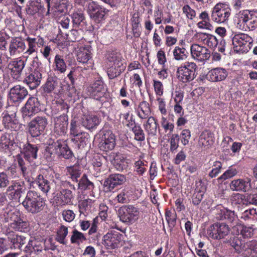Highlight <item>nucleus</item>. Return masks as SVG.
Here are the masks:
<instances>
[{"instance_id": "f257e3e1", "label": "nucleus", "mask_w": 257, "mask_h": 257, "mask_svg": "<svg viewBox=\"0 0 257 257\" xmlns=\"http://www.w3.org/2000/svg\"><path fill=\"white\" fill-rule=\"evenodd\" d=\"M16 112L12 109V107L7 108V113L3 117V123L6 128L9 132L1 137V145L5 150H8L13 154L16 149Z\"/></svg>"}, {"instance_id": "f03ea898", "label": "nucleus", "mask_w": 257, "mask_h": 257, "mask_svg": "<svg viewBox=\"0 0 257 257\" xmlns=\"http://www.w3.org/2000/svg\"><path fill=\"white\" fill-rule=\"evenodd\" d=\"M236 27L242 31H253L257 28V13L243 10L237 13L234 19Z\"/></svg>"}, {"instance_id": "7ed1b4c3", "label": "nucleus", "mask_w": 257, "mask_h": 257, "mask_svg": "<svg viewBox=\"0 0 257 257\" xmlns=\"http://www.w3.org/2000/svg\"><path fill=\"white\" fill-rule=\"evenodd\" d=\"M107 60V73L109 79H112L119 76L125 69L126 64L119 53L108 52L106 55Z\"/></svg>"}, {"instance_id": "20e7f679", "label": "nucleus", "mask_w": 257, "mask_h": 257, "mask_svg": "<svg viewBox=\"0 0 257 257\" xmlns=\"http://www.w3.org/2000/svg\"><path fill=\"white\" fill-rule=\"evenodd\" d=\"M22 204L27 211L35 214L43 210L45 202L39 193L35 191H29Z\"/></svg>"}, {"instance_id": "39448f33", "label": "nucleus", "mask_w": 257, "mask_h": 257, "mask_svg": "<svg viewBox=\"0 0 257 257\" xmlns=\"http://www.w3.org/2000/svg\"><path fill=\"white\" fill-rule=\"evenodd\" d=\"M25 65L24 60H17V81H25L31 89H34L40 84L42 74L38 70H35L28 76L25 77L22 73Z\"/></svg>"}, {"instance_id": "423d86ee", "label": "nucleus", "mask_w": 257, "mask_h": 257, "mask_svg": "<svg viewBox=\"0 0 257 257\" xmlns=\"http://www.w3.org/2000/svg\"><path fill=\"white\" fill-rule=\"evenodd\" d=\"M69 184L68 182H60L56 185L54 195L55 201L58 206H63L70 204L73 199L72 192L66 187Z\"/></svg>"}, {"instance_id": "0eeeda50", "label": "nucleus", "mask_w": 257, "mask_h": 257, "mask_svg": "<svg viewBox=\"0 0 257 257\" xmlns=\"http://www.w3.org/2000/svg\"><path fill=\"white\" fill-rule=\"evenodd\" d=\"M23 149H22L21 143H20L19 148L21 155H17V161L20 167L22 174L23 177H25L26 175L27 174V169L25 166V162L21 157L23 156L28 161H29L31 159H36L38 149L35 145H32L29 144L26 145H23Z\"/></svg>"}, {"instance_id": "6e6552de", "label": "nucleus", "mask_w": 257, "mask_h": 257, "mask_svg": "<svg viewBox=\"0 0 257 257\" xmlns=\"http://www.w3.org/2000/svg\"><path fill=\"white\" fill-rule=\"evenodd\" d=\"M252 39L248 34L243 33L232 35V44L234 51L239 53L247 52L250 49Z\"/></svg>"}, {"instance_id": "1a4fd4ad", "label": "nucleus", "mask_w": 257, "mask_h": 257, "mask_svg": "<svg viewBox=\"0 0 257 257\" xmlns=\"http://www.w3.org/2000/svg\"><path fill=\"white\" fill-rule=\"evenodd\" d=\"M231 15L229 7L223 3H218L211 10V20L218 24L226 23Z\"/></svg>"}, {"instance_id": "9d476101", "label": "nucleus", "mask_w": 257, "mask_h": 257, "mask_svg": "<svg viewBox=\"0 0 257 257\" xmlns=\"http://www.w3.org/2000/svg\"><path fill=\"white\" fill-rule=\"evenodd\" d=\"M120 220L128 224L135 223L139 218V209L132 205H123L118 210Z\"/></svg>"}, {"instance_id": "9b49d317", "label": "nucleus", "mask_w": 257, "mask_h": 257, "mask_svg": "<svg viewBox=\"0 0 257 257\" xmlns=\"http://www.w3.org/2000/svg\"><path fill=\"white\" fill-rule=\"evenodd\" d=\"M197 68L195 63L186 62L177 69V76L178 79L183 83L191 81L196 77Z\"/></svg>"}, {"instance_id": "f8f14e48", "label": "nucleus", "mask_w": 257, "mask_h": 257, "mask_svg": "<svg viewBox=\"0 0 257 257\" xmlns=\"http://www.w3.org/2000/svg\"><path fill=\"white\" fill-rule=\"evenodd\" d=\"M123 236L118 231L111 230L103 237V244L107 249H114L122 245Z\"/></svg>"}, {"instance_id": "ddd939ff", "label": "nucleus", "mask_w": 257, "mask_h": 257, "mask_svg": "<svg viewBox=\"0 0 257 257\" xmlns=\"http://www.w3.org/2000/svg\"><path fill=\"white\" fill-rule=\"evenodd\" d=\"M87 91L90 97L101 102L105 101L106 89L102 81L100 80L95 81L87 88Z\"/></svg>"}, {"instance_id": "4468645a", "label": "nucleus", "mask_w": 257, "mask_h": 257, "mask_svg": "<svg viewBox=\"0 0 257 257\" xmlns=\"http://www.w3.org/2000/svg\"><path fill=\"white\" fill-rule=\"evenodd\" d=\"M41 110V105L38 98L30 97L25 105L22 108L21 113L25 120H28L34 114L39 112Z\"/></svg>"}, {"instance_id": "2eb2a0df", "label": "nucleus", "mask_w": 257, "mask_h": 257, "mask_svg": "<svg viewBox=\"0 0 257 257\" xmlns=\"http://www.w3.org/2000/svg\"><path fill=\"white\" fill-rule=\"evenodd\" d=\"M230 231L228 225L224 223H216L211 225L207 230L210 237L214 239H221L227 235Z\"/></svg>"}, {"instance_id": "dca6fc26", "label": "nucleus", "mask_w": 257, "mask_h": 257, "mask_svg": "<svg viewBox=\"0 0 257 257\" xmlns=\"http://www.w3.org/2000/svg\"><path fill=\"white\" fill-rule=\"evenodd\" d=\"M190 53L194 60L204 62L209 60L210 53L205 47L197 44H193L190 47Z\"/></svg>"}, {"instance_id": "f3484780", "label": "nucleus", "mask_w": 257, "mask_h": 257, "mask_svg": "<svg viewBox=\"0 0 257 257\" xmlns=\"http://www.w3.org/2000/svg\"><path fill=\"white\" fill-rule=\"evenodd\" d=\"M48 124L45 117L37 116L29 123V132L33 137L40 135L44 131Z\"/></svg>"}, {"instance_id": "a211bd4d", "label": "nucleus", "mask_w": 257, "mask_h": 257, "mask_svg": "<svg viewBox=\"0 0 257 257\" xmlns=\"http://www.w3.org/2000/svg\"><path fill=\"white\" fill-rule=\"evenodd\" d=\"M47 172L46 170H42L32 182L33 185L46 195L51 189V182L48 179Z\"/></svg>"}, {"instance_id": "6ab92c4d", "label": "nucleus", "mask_w": 257, "mask_h": 257, "mask_svg": "<svg viewBox=\"0 0 257 257\" xmlns=\"http://www.w3.org/2000/svg\"><path fill=\"white\" fill-rule=\"evenodd\" d=\"M126 176L119 173H115L110 175L104 182V186L109 191L113 190L124 184L126 182Z\"/></svg>"}, {"instance_id": "aec40b11", "label": "nucleus", "mask_w": 257, "mask_h": 257, "mask_svg": "<svg viewBox=\"0 0 257 257\" xmlns=\"http://www.w3.org/2000/svg\"><path fill=\"white\" fill-rule=\"evenodd\" d=\"M115 146V136L110 131H104L99 142L100 149L104 151H109Z\"/></svg>"}, {"instance_id": "412c9836", "label": "nucleus", "mask_w": 257, "mask_h": 257, "mask_svg": "<svg viewBox=\"0 0 257 257\" xmlns=\"http://www.w3.org/2000/svg\"><path fill=\"white\" fill-rule=\"evenodd\" d=\"M54 132L57 136L65 135L67 131L68 117L67 114H62L54 118Z\"/></svg>"}, {"instance_id": "4be33fe9", "label": "nucleus", "mask_w": 257, "mask_h": 257, "mask_svg": "<svg viewBox=\"0 0 257 257\" xmlns=\"http://www.w3.org/2000/svg\"><path fill=\"white\" fill-rule=\"evenodd\" d=\"M196 38L198 42L208 47L210 49H214L218 44L217 38L211 34L203 33H198Z\"/></svg>"}, {"instance_id": "5701e85b", "label": "nucleus", "mask_w": 257, "mask_h": 257, "mask_svg": "<svg viewBox=\"0 0 257 257\" xmlns=\"http://www.w3.org/2000/svg\"><path fill=\"white\" fill-rule=\"evenodd\" d=\"M251 181V179L248 177L234 179L229 184L230 189L233 191L245 192L250 186Z\"/></svg>"}, {"instance_id": "b1692460", "label": "nucleus", "mask_w": 257, "mask_h": 257, "mask_svg": "<svg viewBox=\"0 0 257 257\" xmlns=\"http://www.w3.org/2000/svg\"><path fill=\"white\" fill-rule=\"evenodd\" d=\"M216 217L219 220H225L232 222L237 218L234 211L229 210L222 206H218L216 208Z\"/></svg>"}, {"instance_id": "393cba45", "label": "nucleus", "mask_w": 257, "mask_h": 257, "mask_svg": "<svg viewBox=\"0 0 257 257\" xmlns=\"http://www.w3.org/2000/svg\"><path fill=\"white\" fill-rule=\"evenodd\" d=\"M227 75L228 73L225 69L217 67L209 71L206 75V78L212 82H218L224 80Z\"/></svg>"}, {"instance_id": "a878e982", "label": "nucleus", "mask_w": 257, "mask_h": 257, "mask_svg": "<svg viewBox=\"0 0 257 257\" xmlns=\"http://www.w3.org/2000/svg\"><path fill=\"white\" fill-rule=\"evenodd\" d=\"M99 118L95 115L84 114L81 118V123L82 126L87 130L96 128L99 124Z\"/></svg>"}, {"instance_id": "bb28decb", "label": "nucleus", "mask_w": 257, "mask_h": 257, "mask_svg": "<svg viewBox=\"0 0 257 257\" xmlns=\"http://www.w3.org/2000/svg\"><path fill=\"white\" fill-rule=\"evenodd\" d=\"M206 191V187L201 180L196 182L195 189L192 197V203L194 205L200 204Z\"/></svg>"}, {"instance_id": "cd10ccee", "label": "nucleus", "mask_w": 257, "mask_h": 257, "mask_svg": "<svg viewBox=\"0 0 257 257\" xmlns=\"http://www.w3.org/2000/svg\"><path fill=\"white\" fill-rule=\"evenodd\" d=\"M92 48L87 46L79 48L77 54L78 62L82 63H87L92 58Z\"/></svg>"}, {"instance_id": "c85d7f7f", "label": "nucleus", "mask_w": 257, "mask_h": 257, "mask_svg": "<svg viewBox=\"0 0 257 257\" xmlns=\"http://www.w3.org/2000/svg\"><path fill=\"white\" fill-rule=\"evenodd\" d=\"M242 255L245 257L257 256V240H251L244 243Z\"/></svg>"}, {"instance_id": "c756f323", "label": "nucleus", "mask_w": 257, "mask_h": 257, "mask_svg": "<svg viewBox=\"0 0 257 257\" xmlns=\"http://www.w3.org/2000/svg\"><path fill=\"white\" fill-rule=\"evenodd\" d=\"M134 191L130 187H124L117 194L116 198L118 203L125 204L130 202L133 199Z\"/></svg>"}, {"instance_id": "7c9ffc66", "label": "nucleus", "mask_w": 257, "mask_h": 257, "mask_svg": "<svg viewBox=\"0 0 257 257\" xmlns=\"http://www.w3.org/2000/svg\"><path fill=\"white\" fill-rule=\"evenodd\" d=\"M144 127L148 137H152L157 135L159 124L154 117L150 116L146 123L144 124Z\"/></svg>"}, {"instance_id": "2f4dec72", "label": "nucleus", "mask_w": 257, "mask_h": 257, "mask_svg": "<svg viewBox=\"0 0 257 257\" xmlns=\"http://www.w3.org/2000/svg\"><path fill=\"white\" fill-rule=\"evenodd\" d=\"M137 114L141 119H146L151 116V108L148 102L143 101L140 103L137 109Z\"/></svg>"}, {"instance_id": "473e14b6", "label": "nucleus", "mask_w": 257, "mask_h": 257, "mask_svg": "<svg viewBox=\"0 0 257 257\" xmlns=\"http://www.w3.org/2000/svg\"><path fill=\"white\" fill-rule=\"evenodd\" d=\"M66 174L74 182H78V179L80 177L81 171L79 165H74L67 167L66 168Z\"/></svg>"}, {"instance_id": "72a5a7b5", "label": "nucleus", "mask_w": 257, "mask_h": 257, "mask_svg": "<svg viewBox=\"0 0 257 257\" xmlns=\"http://www.w3.org/2000/svg\"><path fill=\"white\" fill-rule=\"evenodd\" d=\"M61 142L57 141L52 144H50L46 149V156L51 158H54L56 156H59Z\"/></svg>"}, {"instance_id": "f704fd0d", "label": "nucleus", "mask_w": 257, "mask_h": 257, "mask_svg": "<svg viewBox=\"0 0 257 257\" xmlns=\"http://www.w3.org/2000/svg\"><path fill=\"white\" fill-rule=\"evenodd\" d=\"M58 79L55 76H49L43 86V90L46 93H51L57 87Z\"/></svg>"}, {"instance_id": "c9c22d12", "label": "nucleus", "mask_w": 257, "mask_h": 257, "mask_svg": "<svg viewBox=\"0 0 257 257\" xmlns=\"http://www.w3.org/2000/svg\"><path fill=\"white\" fill-rule=\"evenodd\" d=\"M112 163L114 168L118 171H123L127 166V160L122 154L116 155Z\"/></svg>"}, {"instance_id": "e433bc0d", "label": "nucleus", "mask_w": 257, "mask_h": 257, "mask_svg": "<svg viewBox=\"0 0 257 257\" xmlns=\"http://www.w3.org/2000/svg\"><path fill=\"white\" fill-rule=\"evenodd\" d=\"M234 197L241 199L244 204L257 205V194L247 193L242 195L237 193Z\"/></svg>"}, {"instance_id": "4c0bfd02", "label": "nucleus", "mask_w": 257, "mask_h": 257, "mask_svg": "<svg viewBox=\"0 0 257 257\" xmlns=\"http://www.w3.org/2000/svg\"><path fill=\"white\" fill-rule=\"evenodd\" d=\"M165 218L168 223L170 231L171 233H172L176 224L177 214L175 210H167L165 212Z\"/></svg>"}, {"instance_id": "58836bf2", "label": "nucleus", "mask_w": 257, "mask_h": 257, "mask_svg": "<svg viewBox=\"0 0 257 257\" xmlns=\"http://www.w3.org/2000/svg\"><path fill=\"white\" fill-rule=\"evenodd\" d=\"M240 218L245 221L251 222L257 218V212L254 208L244 210L241 214Z\"/></svg>"}, {"instance_id": "ea45409f", "label": "nucleus", "mask_w": 257, "mask_h": 257, "mask_svg": "<svg viewBox=\"0 0 257 257\" xmlns=\"http://www.w3.org/2000/svg\"><path fill=\"white\" fill-rule=\"evenodd\" d=\"M188 54L187 50L184 47L176 46L173 51L174 59L177 61L185 60L188 57Z\"/></svg>"}, {"instance_id": "a19ab883", "label": "nucleus", "mask_w": 257, "mask_h": 257, "mask_svg": "<svg viewBox=\"0 0 257 257\" xmlns=\"http://www.w3.org/2000/svg\"><path fill=\"white\" fill-rule=\"evenodd\" d=\"M134 126L132 128V131L134 134L135 139L138 141L143 142L145 140V135L144 131L140 125H137L134 123H129L127 124L128 126L130 125Z\"/></svg>"}, {"instance_id": "79ce46f5", "label": "nucleus", "mask_w": 257, "mask_h": 257, "mask_svg": "<svg viewBox=\"0 0 257 257\" xmlns=\"http://www.w3.org/2000/svg\"><path fill=\"white\" fill-rule=\"evenodd\" d=\"M229 242L237 253L242 254L243 248H244V242L243 241L238 237L233 236L230 238Z\"/></svg>"}, {"instance_id": "37998d69", "label": "nucleus", "mask_w": 257, "mask_h": 257, "mask_svg": "<svg viewBox=\"0 0 257 257\" xmlns=\"http://www.w3.org/2000/svg\"><path fill=\"white\" fill-rule=\"evenodd\" d=\"M68 233V228L64 225H61L57 230L56 240L61 244H66L67 241L66 239V237Z\"/></svg>"}, {"instance_id": "c03bdc74", "label": "nucleus", "mask_w": 257, "mask_h": 257, "mask_svg": "<svg viewBox=\"0 0 257 257\" xmlns=\"http://www.w3.org/2000/svg\"><path fill=\"white\" fill-rule=\"evenodd\" d=\"M54 63L55 66V70L61 73L66 71L67 66L63 56L57 54L55 57Z\"/></svg>"}, {"instance_id": "a18cd8bd", "label": "nucleus", "mask_w": 257, "mask_h": 257, "mask_svg": "<svg viewBox=\"0 0 257 257\" xmlns=\"http://www.w3.org/2000/svg\"><path fill=\"white\" fill-rule=\"evenodd\" d=\"M199 144L203 146L207 147L213 144L212 134L209 131H204L200 135Z\"/></svg>"}, {"instance_id": "49530a36", "label": "nucleus", "mask_w": 257, "mask_h": 257, "mask_svg": "<svg viewBox=\"0 0 257 257\" xmlns=\"http://www.w3.org/2000/svg\"><path fill=\"white\" fill-rule=\"evenodd\" d=\"M87 136L88 134L87 133L82 132L77 136L73 137L71 141L77 144L79 149L84 148L88 139Z\"/></svg>"}, {"instance_id": "de8ad7c7", "label": "nucleus", "mask_w": 257, "mask_h": 257, "mask_svg": "<svg viewBox=\"0 0 257 257\" xmlns=\"http://www.w3.org/2000/svg\"><path fill=\"white\" fill-rule=\"evenodd\" d=\"M78 188L81 190H91L94 187L93 183L90 181L85 175H83L80 180H78Z\"/></svg>"}, {"instance_id": "09e8293b", "label": "nucleus", "mask_w": 257, "mask_h": 257, "mask_svg": "<svg viewBox=\"0 0 257 257\" xmlns=\"http://www.w3.org/2000/svg\"><path fill=\"white\" fill-rule=\"evenodd\" d=\"M44 9V7L41 4L40 0H37L33 2L30 5L29 7L27 10L28 14L33 15L38 13L41 9Z\"/></svg>"}, {"instance_id": "8fccbe9b", "label": "nucleus", "mask_w": 257, "mask_h": 257, "mask_svg": "<svg viewBox=\"0 0 257 257\" xmlns=\"http://www.w3.org/2000/svg\"><path fill=\"white\" fill-rule=\"evenodd\" d=\"M86 238L84 234L78 231L76 229H74L71 237V242L72 243L80 244L86 240Z\"/></svg>"}, {"instance_id": "3c124183", "label": "nucleus", "mask_w": 257, "mask_h": 257, "mask_svg": "<svg viewBox=\"0 0 257 257\" xmlns=\"http://www.w3.org/2000/svg\"><path fill=\"white\" fill-rule=\"evenodd\" d=\"M66 159H70L73 157V153L64 142L61 143L59 156Z\"/></svg>"}, {"instance_id": "603ef678", "label": "nucleus", "mask_w": 257, "mask_h": 257, "mask_svg": "<svg viewBox=\"0 0 257 257\" xmlns=\"http://www.w3.org/2000/svg\"><path fill=\"white\" fill-rule=\"evenodd\" d=\"M71 18L75 27H78L84 20V14L81 10L75 11L72 15Z\"/></svg>"}, {"instance_id": "864d4df0", "label": "nucleus", "mask_w": 257, "mask_h": 257, "mask_svg": "<svg viewBox=\"0 0 257 257\" xmlns=\"http://www.w3.org/2000/svg\"><path fill=\"white\" fill-rule=\"evenodd\" d=\"M237 174V171L235 168L229 167L228 170L218 178V180L219 182H222L224 180L234 177Z\"/></svg>"}, {"instance_id": "5fc2aeb1", "label": "nucleus", "mask_w": 257, "mask_h": 257, "mask_svg": "<svg viewBox=\"0 0 257 257\" xmlns=\"http://www.w3.org/2000/svg\"><path fill=\"white\" fill-rule=\"evenodd\" d=\"M16 102V88L15 86H13L9 92L8 98V107H12V109L15 108V103Z\"/></svg>"}, {"instance_id": "6e6d98bb", "label": "nucleus", "mask_w": 257, "mask_h": 257, "mask_svg": "<svg viewBox=\"0 0 257 257\" xmlns=\"http://www.w3.org/2000/svg\"><path fill=\"white\" fill-rule=\"evenodd\" d=\"M81 130L80 124L74 119H72L70 122V134L73 137L77 136L80 133L82 132Z\"/></svg>"}, {"instance_id": "4d7b16f0", "label": "nucleus", "mask_w": 257, "mask_h": 257, "mask_svg": "<svg viewBox=\"0 0 257 257\" xmlns=\"http://www.w3.org/2000/svg\"><path fill=\"white\" fill-rule=\"evenodd\" d=\"M106 13V9L100 7L90 18L96 22L99 23L104 19Z\"/></svg>"}, {"instance_id": "13d9d810", "label": "nucleus", "mask_w": 257, "mask_h": 257, "mask_svg": "<svg viewBox=\"0 0 257 257\" xmlns=\"http://www.w3.org/2000/svg\"><path fill=\"white\" fill-rule=\"evenodd\" d=\"M255 228L253 226H242L240 230V234L244 238H250L253 236Z\"/></svg>"}, {"instance_id": "bf43d9fd", "label": "nucleus", "mask_w": 257, "mask_h": 257, "mask_svg": "<svg viewBox=\"0 0 257 257\" xmlns=\"http://www.w3.org/2000/svg\"><path fill=\"white\" fill-rule=\"evenodd\" d=\"M222 164L220 161H216L213 162L212 169L209 173L208 176L211 178L216 177L221 172Z\"/></svg>"}, {"instance_id": "052dcab7", "label": "nucleus", "mask_w": 257, "mask_h": 257, "mask_svg": "<svg viewBox=\"0 0 257 257\" xmlns=\"http://www.w3.org/2000/svg\"><path fill=\"white\" fill-rule=\"evenodd\" d=\"M146 162L144 160H139L135 163V170L139 175H142L146 171Z\"/></svg>"}, {"instance_id": "680f3d73", "label": "nucleus", "mask_w": 257, "mask_h": 257, "mask_svg": "<svg viewBox=\"0 0 257 257\" xmlns=\"http://www.w3.org/2000/svg\"><path fill=\"white\" fill-rule=\"evenodd\" d=\"M140 20L138 17H134L132 20V29L134 36L139 37L141 35L139 30Z\"/></svg>"}, {"instance_id": "e2e57ef3", "label": "nucleus", "mask_w": 257, "mask_h": 257, "mask_svg": "<svg viewBox=\"0 0 257 257\" xmlns=\"http://www.w3.org/2000/svg\"><path fill=\"white\" fill-rule=\"evenodd\" d=\"M191 138L190 131L188 129L183 130L180 134V139L184 146L187 145Z\"/></svg>"}, {"instance_id": "0e129e2a", "label": "nucleus", "mask_w": 257, "mask_h": 257, "mask_svg": "<svg viewBox=\"0 0 257 257\" xmlns=\"http://www.w3.org/2000/svg\"><path fill=\"white\" fill-rule=\"evenodd\" d=\"M183 13L185 14L186 17L190 20H193L196 16L195 11L191 8L188 5L184 6L182 8Z\"/></svg>"}, {"instance_id": "69168bd1", "label": "nucleus", "mask_w": 257, "mask_h": 257, "mask_svg": "<svg viewBox=\"0 0 257 257\" xmlns=\"http://www.w3.org/2000/svg\"><path fill=\"white\" fill-rule=\"evenodd\" d=\"M29 223L22 219H17V231L25 233L28 230Z\"/></svg>"}, {"instance_id": "338daca9", "label": "nucleus", "mask_w": 257, "mask_h": 257, "mask_svg": "<svg viewBox=\"0 0 257 257\" xmlns=\"http://www.w3.org/2000/svg\"><path fill=\"white\" fill-rule=\"evenodd\" d=\"M153 86L157 95L161 96L164 92V87L162 83L158 80H153Z\"/></svg>"}, {"instance_id": "774afa93", "label": "nucleus", "mask_w": 257, "mask_h": 257, "mask_svg": "<svg viewBox=\"0 0 257 257\" xmlns=\"http://www.w3.org/2000/svg\"><path fill=\"white\" fill-rule=\"evenodd\" d=\"M179 135L173 134L170 138V151L173 153L178 147Z\"/></svg>"}]
</instances>
